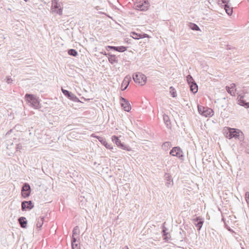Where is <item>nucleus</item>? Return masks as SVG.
Here are the masks:
<instances>
[{
    "instance_id": "nucleus-21",
    "label": "nucleus",
    "mask_w": 249,
    "mask_h": 249,
    "mask_svg": "<svg viewBox=\"0 0 249 249\" xmlns=\"http://www.w3.org/2000/svg\"><path fill=\"white\" fill-rule=\"evenodd\" d=\"M163 119L167 127L171 128V122L169 117L168 115L164 114L163 116Z\"/></svg>"
},
{
    "instance_id": "nucleus-44",
    "label": "nucleus",
    "mask_w": 249,
    "mask_h": 249,
    "mask_svg": "<svg viewBox=\"0 0 249 249\" xmlns=\"http://www.w3.org/2000/svg\"><path fill=\"white\" fill-rule=\"evenodd\" d=\"M222 221H224V222H226L225 221V220H224V218H223L222 219Z\"/></svg>"
},
{
    "instance_id": "nucleus-11",
    "label": "nucleus",
    "mask_w": 249,
    "mask_h": 249,
    "mask_svg": "<svg viewBox=\"0 0 249 249\" xmlns=\"http://www.w3.org/2000/svg\"><path fill=\"white\" fill-rule=\"evenodd\" d=\"M193 224L197 227V230L200 231L203 224V219L199 216L196 217L193 219Z\"/></svg>"
},
{
    "instance_id": "nucleus-36",
    "label": "nucleus",
    "mask_w": 249,
    "mask_h": 249,
    "mask_svg": "<svg viewBox=\"0 0 249 249\" xmlns=\"http://www.w3.org/2000/svg\"><path fill=\"white\" fill-rule=\"evenodd\" d=\"M221 1L224 5H226L229 4L230 0H221Z\"/></svg>"
},
{
    "instance_id": "nucleus-38",
    "label": "nucleus",
    "mask_w": 249,
    "mask_h": 249,
    "mask_svg": "<svg viewBox=\"0 0 249 249\" xmlns=\"http://www.w3.org/2000/svg\"><path fill=\"white\" fill-rule=\"evenodd\" d=\"M74 133H76V132H75V131H72V132H71L69 134V136L71 138H73V136H74L75 135Z\"/></svg>"
},
{
    "instance_id": "nucleus-19",
    "label": "nucleus",
    "mask_w": 249,
    "mask_h": 249,
    "mask_svg": "<svg viewBox=\"0 0 249 249\" xmlns=\"http://www.w3.org/2000/svg\"><path fill=\"white\" fill-rule=\"evenodd\" d=\"M20 227L22 228H26L27 227V221L24 217H20L18 219Z\"/></svg>"
},
{
    "instance_id": "nucleus-32",
    "label": "nucleus",
    "mask_w": 249,
    "mask_h": 249,
    "mask_svg": "<svg viewBox=\"0 0 249 249\" xmlns=\"http://www.w3.org/2000/svg\"><path fill=\"white\" fill-rule=\"evenodd\" d=\"M35 135L38 139H41L42 134L40 133V131L36 130L35 131Z\"/></svg>"
},
{
    "instance_id": "nucleus-6",
    "label": "nucleus",
    "mask_w": 249,
    "mask_h": 249,
    "mask_svg": "<svg viewBox=\"0 0 249 249\" xmlns=\"http://www.w3.org/2000/svg\"><path fill=\"white\" fill-rule=\"evenodd\" d=\"M78 226H75L72 231V239L71 241L72 249H77L78 244L76 243L78 238L77 229Z\"/></svg>"
},
{
    "instance_id": "nucleus-8",
    "label": "nucleus",
    "mask_w": 249,
    "mask_h": 249,
    "mask_svg": "<svg viewBox=\"0 0 249 249\" xmlns=\"http://www.w3.org/2000/svg\"><path fill=\"white\" fill-rule=\"evenodd\" d=\"M31 193V187L29 184L25 183L23 185L21 189V194L22 196L24 198H26L28 197Z\"/></svg>"
},
{
    "instance_id": "nucleus-39",
    "label": "nucleus",
    "mask_w": 249,
    "mask_h": 249,
    "mask_svg": "<svg viewBox=\"0 0 249 249\" xmlns=\"http://www.w3.org/2000/svg\"><path fill=\"white\" fill-rule=\"evenodd\" d=\"M141 36H142L141 38H145V37H148V35L146 34H141Z\"/></svg>"
},
{
    "instance_id": "nucleus-20",
    "label": "nucleus",
    "mask_w": 249,
    "mask_h": 249,
    "mask_svg": "<svg viewBox=\"0 0 249 249\" xmlns=\"http://www.w3.org/2000/svg\"><path fill=\"white\" fill-rule=\"evenodd\" d=\"M190 90L193 93H196L198 90V86L196 82L189 84Z\"/></svg>"
},
{
    "instance_id": "nucleus-15",
    "label": "nucleus",
    "mask_w": 249,
    "mask_h": 249,
    "mask_svg": "<svg viewBox=\"0 0 249 249\" xmlns=\"http://www.w3.org/2000/svg\"><path fill=\"white\" fill-rule=\"evenodd\" d=\"M121 101L122 107H123L124 110L127 112L129 111L131 109V106L128 101L123 97H121Z\"/></svg>"
},
{
    "instance_id": "nucleus-34",
    "label": "nucleus",
    "mask_w": 249,
    "mask_h": 249,
    "mask_svg": "<svg viewBox=\"0 0 249 249\" xmlns=\"http://www.w3.org/2000/svg\"><path fill=\"white\" fill-rule=\"evenodd\" d=\"M6 144H7V149H10L11 146L13 145V142H11L10 141H6Z\"/></svg>"
},
{
    "instance_id": "nucleus-12",
    "label": "nucleus",
    "mask_w": 249,
    "mask_h": 249,
    "mask_svg": "<svg viewBox=\"0 0 249 249\" xmlns=\"http://www.w3.org/2000/svg\"><path fill=\"white\" fill-rule=\"evenodd\" d=\"M34 206L32 201H24L21 203V210L26 211L27 209L31 210L34 208Z\"/></svg>"
},
{
    "instance_id": "nucleus-31",
    "label": "nucleus",
    "mask_w": 249,
    "mask_h": 249,
    "mask_svg": "<svg viewBox=\"0 0 249 249\" xmlns=\"http://www.w3.org/2000/svg\"><path fill=\"white\" fill-rule=\"evenodd\" d=\"M226 90L227 92L230 93L231 95H233L235 93V90L231 89L230 87L228 86H226Z\"/></svg>"
},
{
    "instance_id": "nucleus-37",
    "label": "nucleus",
    "mask_w": 249,
    "mask_h": 249,
    "mask_svg": "<svg viewBox=\"0 0 249 249\" xmlns=\"http://www.w3.org/2000/svg\"><path fill=\"white\" fill-rule=\"evenodd\" d=\"M165 175H167V177H166V178H168V182H167V184H170V181L171 180V177L167 174H165Z\"/></svg>"
},
{
    "instance_id": "nucleus-9",
    "label": "nucleus",
    "mask_w": 249,
    "mask_h": 249,
    "mask_svg": "<svg viewBox=\"0 0 249 249\" xmlns=\"http://www.w3.org/2000/svg\"><path fill=\"white\" fill-rule=\"evenodd\" d=\"M149 6V3L144 0L143 2H139L137 5H136L135 9L138 10L140 11H146L148 9V8Z\"/></svg>"
},
{
    "instance_id": "nucleus-22",
    "label": "nucleus",
    "mask_w": 249,
    "mask_h": 249,
    "mask_svg": "<svg viewBox=\"0 0 249 249\" xmlns=\"http://www.w3.org/2000/svg\"><path fill=\"white\" fill-rule=\"evenodd\" d=\"M224 9L226 11V13L229 15H231L233 13L232 7H231L229 4L226 5H224Z\"/></svg>"
},
{
    "instance_id": "nucleus-25",
    "label": "nucleus",
    "mask_w": 249,
    "mask_h": 249,
    "mask_svg": "<svg viewBox=\"0 0 249 249\" xmlns=\"http://www.w3.org/2000/svg\"><path fill=\"white\" fill-rule=\"evenodd\" d=\"M165 223H163L162 226V234L163 237H164V239H166V236L168 234V232H167V229L165 227L164 224Z\"/></svg>"
},
{
    "instance_id": "nucleus-10",
    "label": "nucleus",
    "mask_w": 249,
    "mask_h": 249,
    "mask_svg": "<svg viewBox=\"0 0 249 249\" xmlns=\"http://www.w3.org/2000/svg\"><path fill=\"white\" fill-rule=\"evenodd\" d=\"M91 137L96 138L98 141L101 142L102 144H103L107 149H112L113 147L111 146L110 144L108 143L106 139L104 138H103L100 136H95L94 134H92L91 135Z\"/></svg>"
},
{
    "instance_id": "nucleus-17",
    "label": "nucleus",
    "mask_w": 249,
    "mask_h": 249,
    "mask_svg": "<svg viewBox=\"0 0 249 249\" xmlns=\"http://www.w3.org/2000/svg\"><path fill=\"white\" fill-rule=\"evenodd\" d=\"M131 77L127 75L124 77L121 85L122 90H124L127 89Z\"/></svg>"
},
{
    "instance_id": "nucleus-24",
    "label": "nucleus",
    "mask_w": 249,
    "mask_h": 249,
    "mask_svg": "<svg viewBox=\"0 0 249 249\" xmlns=\"http://www.w3.org/2000/svg\"><path fill=\"white\" fill-rule=\"evenodd\" d=\"M131 36L135 39H139L141 38L142 36H141V34H138L135 32H132L131 33Z\"/></svg>"
},
{
    "instance_id": "nucleus-29",
    "label": "nucleus",
    "mask_w": 249,
    "mask_h": 249,
    "mask_svg": "<svg viewBox=\"0 0 249 249\" xmlns=\"http://www.w3.org/2000/svg\"><path fill=\"white\" fill-rule=\"evenodd\" d=\"M186 80L189 85L195 82L192 76L190 74L187 76Z\"/></svg>"
},
{
    "instance_id": "nucleus-43",
    "label": "nucleus",
    "mask_w": 249,
    "mask_h": 249,
    "mask_svg": "<svg viewBox=\"0 0 249 249\" xmlns=\"http://www.w3.org/2000/svg\"><path fill=\"white\" fill-rule=\"evenodd\" d=\"M12 129H11L10 131H9L6 133V136H8V135L10 134V133L12 132Z\"/></svg>"
},
{
    "instance_id": "nucleus-16",
    "label": "nucleus",
    "mask_w": 249,
    "mask_h": 249,
    "mask_svg": "<svg viewBox=\"0 0 249 249\" xmlns=\"http://www.w3.org/2000/svg\"><path fill=\"white\" fill-rule=\"evenodd\" d=\"M61 90L63 93L69 99L72 101H78V99L77 98L76 96L74 94H72L71 92H70L67 90L64 89L63 88L61 89Z\"/></svg>"
},
{
    "instance_id": "nucleus-46",
    "label": "nucleus",
    "mask_w": 249,
    "mask_h": 249,
    "mask_svg": "<svg viewBox=\"0 0 249 249\" xmlns=\"http://www.w3.org/2000/svg\"><path fill=\"white\" fill-rule=\"evenodd\" d=\"M24 0L25 1H27L28 0Z\"/></svg>"
},
{
    "instance_id": "nucleus-47",
    "label": "nucleus",
    "mask_w": 249,
    "mask_h": 249,
    "mask_svg": "<svg viewBox=\"0 0 249 249\" xmlns=\"http://www.w3.org/2000/svg\"><path fill=\"white\" fill-rule=\"evenodd\" d=\"M248 1L249 2V0H248Z\"/></svg>"
},
{
    "instance_id": "nucleus-26",
    "label": "nucleus",
    "mask_w": 249,
    "mask_h": 249,
    "mask_svg": "<svg viewBox=\"0 0 249 249\" xmlns=\"http://www.w3.org/2000/svg\"><path fill=\"white\" fill-rule=\"evenodd\" d=\"M189 27L190 29L194 31H199L200 28L195 23H190Z\"/></svg>"
},
{
    "instance_id": "nucleus-13",
    "label": "nucleus",
    "mask_w": 249,
    "mask_h": 249,
    "mask_svg": "<svg viewBox=\"0 0 249 249\" xmlns=\"http://www.w3.org/2000/svg\"><path fill=\"white\" fill-rule=\"evenodd\" d=\"M107 51H109L111 50L117 51L119 52H124L126 50V47L121 46H107L106 47Z\"/></svg>"
},
{
    "instance_id": "nucleus-41",
    "label": "nucleus",
    "mask_w": 249,
    "mask_h": 249,
    "mask_svg": "<svg viewBox=\"0 0 249 249\" xmlns=\"http://www.w3.org/2000/svg\"><path fill=\"white\" fill-rule=\"evenodd\" d=\"M231 87L230 88L231 89H234V88L235 87L236 85L234 83H232L231 85Z\"/></svg>"
},
{
    "instance_id": "nucleus-1",
    "label": "nucleus",
    "mask_w": 249,
    "mask_h": 249,
    "mask_svg": "<svg viewBox=\"0 0 249 249\" xmlns=\"http://www.w3.org/2000/svg\"><path fill=\"white\" fill-rule=\"evenodd\" d=\"M224 134L225 137L229 139L234 138L242 141L244 138L243 133L236 128L227 127L226 129H224Z\"/></svg>"
},
{
    "instance_id": "nucleus-14",
    "label": "nucleus",
    "mask_w": 249,
    "mask_h": 249,
    "mask_svg": "<svg viewBox=\"0 0 249 249\" xmlns=\"http://www.w3.org/2000/svg\"><path fill=\"white\" fill-rule=\"evenodd\" d=\"M244 96L239 95L237 97V100L238 104L240 106H243L246 108H249V103L246 102L244 99Z\"/></svg>"
},
{
    "instance_id": "nucleus-3",
    "label": "nucleus",
    "mask_w": 249,
    "mask_h": 249,
    "mask_svg": "<svg viewBox=\"0 0 249 249\" xmlns=\"http://www.w3.org/2000/svg\"><path fill=\"white\" fill-rule=\"evenodd\" d=\"M133 79L136 83L140 84L141 86L144 85L146 81V77L143 74L138 72L133 74Z\"/></svg>"
},
{
    "instance_id": "nucleus-28",
    "label": "nucleus",
    "mask_w": 249,
    "mask_h": 249,
    "mask_svg": "<svg viewBox=\"0 0 249 249\" xmlns=\"http://www.w3.org/2000/svg\"><path fill=\"white\" fill-rule=\"evenodd\" d=\"M170 92L173 97H176L177 96V93L175 89L171 86L169 88Z\"/></svg>"
},
{
    "instance_id": "nucleus-42",
    "label": "nucleus",
    "mask_w": 249,
    "mask_h": 249,
    "mask_svg": "<svg viewBox=\"0 0 249 249\" xmlns=\"http://www.w3.org/2000/svg\"><path fill=\"white\" fill-rule=\"evenodd\" d=\"M101 53L103 54L104 55L108 56V54H110V53H107L106 52H102Z\"/></svg>"
},
{
    "instance_id": "nucleus-7",
    "label": "nucleus",
    "mask_w": 249,
    "mask_h": 249,
    "mask_svg": "<svg viewBox=\"0 0 249 249\" xmlns=\"http://www.w3.org/2000/svg\"><path fill=\"white\" fill-rule=\"evenodd\" d=\"M170 154L182 159L183 157V152L179 147H174L170 152Z\"/></svg>"
},
{
    "instance_id": "nucleus-4",
    "label": "nucleus",
    "mask_w": 249,
    "mask_h": 249,
    "mask_svg": "<svg viewBox=\"0 0 249 249\" xmlns=\"http://www.w3.org/2000/svg\"><path fill=\"white\" fill-rule=\"evenodd\" d=\"M198 111L200 114L205 117H211L213 115V111L208 107L198 106Z\"/></svg>"
},
{
    "instance_id": "nucleus-27",
    "label": "nucleus",
    "mask_w": 249,
    "mask_h": 249,
    "mask_svg": "<svg viewBox=\"0 0 249 249\" xmlns=\"http://www.w3.org/2000/svg\"><path fill=\"white\" fill-rule=\"evenodd\" d=\"M44 222V217H41L40 218L37 219V221L36 223V227L38 228H40L43 224Z\"/></svg>"
},
{
    "instance_id": "nucleus-2",
    "label": "nucleus",
    "mask_w": 249,
    "mask_h": 249,
    "mask_svg": "<svg viewBox=\"0 0 249 249\" xmlns=\"http://www.w3.org/2000/svg\"><path fill=\"white\" fill-rule=\"evenodd\" d=\"M25 98L29 105L31 107L35 108L40 107L39 102L38 99L34 95L27 93L25 95Z\"/></svg>"
},
{
    "instance_id": "nucleus-30",
    "label": "nucleus",
    "mask_w": 249,
    "mask_h": 249,
    "mask_svg": "<svg viewBox=\"0 0 249 249\" xmlns=\"http://www.w3.org/2000/svg\"><path fill=\"white\" fill-rule=\"evenodd\" d=\"M68 53L70 55H72V56H76L77 54V52L74 49H70L68 51Z\"/></svg>"
},
{
    "instance_id": "nucleus-40",
    "label": "nucleus",
    "mask_w": 249,
    "mask_h": 249,
    "mask_svg": "<svg viewBox=\"0 0 249 249\" xmlns=\"http://www.w3.org/2000/svg\"><path fill=\"white\" fill-rule=\"evenodd\" d=\"M21 145H20V144H18L17 145V146H16V151H18V149H20L21 148Z\"/></svg>"
},
{
    "instance_id": "nucleus-18",
    "label": "nucleus",
    "mask_w": 249,
    "mask_h": 249,
    "mask_svg": "<svg viewBox=\"0 0 249 249\" xmlns=\"http://www.w3.org/2000/svg\"><path fill=\"white\" fill-rule=\"evenodd\" d=\"M108 60L111 64L118 63V56L111 53L108 54Z\"/></svg>"
},
{
    "instance_id": "nucleus-23",
    "label": "nucleus",
    "mask_w": 249,
    "mask_h": 249,
    "mask_svg": "<svg viewBox=\"0 0 249 249\" xmlns=\"http://www.w3.org/2000/svg\"><path fill=\"white\" fill-rule=\"evenodd\" d=\"M171 142H166L162 144L161 147L163 150L167 151L171 147Z\"/></svg>"
},
{
    "instance_id": "nucleus-45",
    "label": "nucleus",
    "mask_w": 249,
    "mask_h": 249,
    "mask_svg": "<svg viewBox=\"0 0 249 249\" xmlns=\"http://www.w3.org/2000/svg\"><path fill=\"white\" fill-rule=\"evenodd\" d=\"M78 102H81V103L82 102H81L79 99V100H78Z\"/></svg>"
},
{
    "instance_id": "nucleus-35",
    "label": "nucleus",
    "mask_w": 249,
    "mask_h": 249,
    "mask_svg": "<svg viewBox=\"0 0 249 249\" xmlns=\"http://www.w3.org/2000/svg\"><path fill=\"white\" fill-rule=\"evenodd\" d=\"M225 227L230 231H233L231 229V228L228 226L226 222H224Z\"/></svg>"
},
{
    "instance_id": "nucleus-33",
    "label": "nucleus",
    "mask_w": 249,
    "mask_h": 249,
    "mask_svg": "<svg viewBox=\"0 0 249 249\" xmlns=\"http://www.w3.org/2000/svg\"><path fill=\"white\" fill-rule=\"evenodd\" d=\"M13 81V79L10 76L6 77V82L7 84H12Z\"/></svg>"
},
{
    "instance_id": "nucleus-5",
    "label": "nucleus",
    "mask_w": 249,
    "mask_h": 249,
    "mask_svg": "<svg viewBox=\"0 0 249 249\" xmlns=\"http://www.w3.org/2000/svg\"><path fill=\"white\" fill-rule=\"evenodd\" d=\"M111 139L118 147L128 151L131 150V148L128 145H126L122 143L117 136L115 135L112 136Z\"/></svg>"
}]
</instances>
